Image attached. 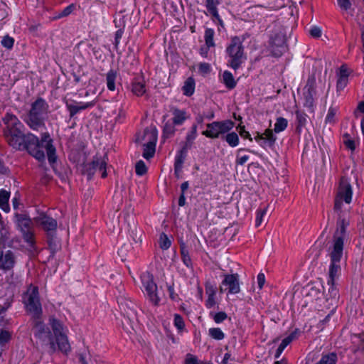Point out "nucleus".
<instances>
[{"label":"nucleus","mask_w":364,"mask_h":364,"mask_svg":"<svg viewBox=\"0 0 364 364\" xmlns=\"http://www.w3.org/2000/svg\"><path fill=\"white\" fill-rule=\"evenodd\" d=\"M196 132H197V126L196 124H193L191 129V132L190 134H188L186 136V139L188 141L191 142L195 139L196 137Z\"/></svg>","instance_id":"55"},{"label":"nucleus","mask_w":364,"mask_h":364,"mask_svg":"<svg viewBox=\"0 0 364 364\" xmlns=\"http://www.w3.org/2000/svg\"><path fill=\"white\" fill-rule=\"evenodd\" d=\"M222 139H225L231 147L237 146L240 141L238 135L234 132L228 133L225 136H222Z\"/></svg>","instance_id":"26"},{"label":"nucleus","mask_w":364,"mask_h":364,"mask_svg":"<svg viewBox=\"0 0 364 364\" xmlns=\"http://www.w3.org/2000/svg\"><path fill=\"white\" fill-rule=\"evenodd\" d=\"M207 129L202 132V134L210 139H218L223 136L234 127V122L227 119L209 123L206 125Z\"/></svg>","instance_id":"10"},{"label":"nucleus","mask_w":364,"mask_h":364,"mask_svg":"<svg viewBox=\"0 0 364 364\" xmlns=\"http://www.w3.org/2000/svg\"><path fill=\"white\" fill-rule=\"evenodd\" d=\"M215 304V296H208V299L206 301V306L208 308H212Z\"/></svg>","instance_id":"61"},{"label":"nucleus","mask_w":364,"mask_h":364,"mask_svg":"<svg viewBox=\"0 0 364 364\" xmlns=\"http://www.w3.org/2000/svg\"><path fill=\"white\" fill-rule=\"evenodd\" d=\"M344 144L350 150L355 149V142L353 140L348 139L344 140Z\"/></svg>","instance_id":"64"},{"label":"nucleus","mask_w":364,"mask_h":364,"mask_svg":"<svg viewBox=\"0 0 364 364\" xmlns=\"http://www.w3.org/2000/svg\"><path fill=\"white\" fill-rule=\"evenodd\" d=\"M205 291L208 296H215L216 293L215 288L211 285H207Z\"/></svg>","instance_id":"60"},{"label":"nucleus","mask_w":364,"mask_h":364,"mask_svg":"<svg viewBox=\"0 0 364 364\" xmlns=\"http://www.w3.org/2000/svg\"><path fill=\"white\" fill-rule=\"evenodd\" d=\"M34 221L48 232H54L57 229L58 223L56 220L44 213H41L35 218Z\"/></svg>","instance_id":"15"},{"label":"nucleus","mask_w":364,"mask_h":364,"mask_svg":"<svg viewBox=\"0 0 364 364\" xmlns=\"http://www.w3.org/2000/svg\"><path fill=\"white\" fill-rule=\"evenodd\" d=\"M228 316L225 312L220 311L216 313L214 316V321L215 323H219L223 322L224 320L227 318Z\"/></svg>","instance_id":"51"},{"label":"nucleus","mask_w":364,"mask_h":364,"mask_svg":"<svg viewBox=\"0 0 364 364\" xmlns=\"http://www.w3.org/2000/svg\"><path fill=\"white\" fill-rule=\"evenodd\" d=\"M171 240L168 239L167 235L164 233H161L159 238V246L162 250H167L171 246Z\"/></svg>","instance_id":"39"},{"label":"nucleus","mask_w":364,"mask_h":364,"mask_svg":"<svg viewBox=\"0 0 364 364\" xmlns=\"http://www.w3.org/2000/svg\"><path fill=\"white\" fill-rule=\"evenodd\" d=\"M73 8H74V6L73 4L67 6L66 8H65L63 9V11H62L60 16H66L69 15L73 11Z\"/></svg>","instance_id":"59"},{"label":"nucleus","mask_w":364,"mask_h":364,"mask_svg":"<svg viewBox=\"0 0 364 364\" xmlns=\"http://www.w3.org/2000/svg\"><path fill=\"white\" fill-rule=\"evenodd\" d=\"M181 253L182 257V260L186 267H190L191 265V259L189 256V253L188 250L186 248L184 244H182L181 246Z\"/></svg>","instance_id":"36"},{"label":"nucleus","mask_w":364,"mask_h":364,"mask_svg":"<svg viewBox=\"0 0 364 364\" xmlns=\"http://www.w3.org/2000/svg\"><path fill=\"white\" fill-rule=\"evenodd\" d=\"M6 125L4 136L9 144L16 150L21 151L23 141L26 138L24 126L13 114L7 113L3 118Z\"/></svg>","instance_id":"3"},{"label":"nucleus","mask_w":364,"mask_h":364,"mask_svg":"<svg viewBox=\"0 0 364 364\" xmlns=\"http://www.w3.org/2000/svg\"><path fill=\"white\" fill-rule=\"evenodd\" d=\"M267 208H268V205L267 207L264 208L263 209H259L257 210L256 221H255L256 226H259L261 225V223L263 220V217L267 213Z\"/></svg>","instance_id":"47"},{"label":"nucleus","mask_w":364,"mask_h":364,"mask_svg":"<svg viewBox=\"0 0 364 364\" xmlns=\"http://www.w3.org/2000/svg\"><path fill=\"white\" fill-rule=\"evenodd\" d=\"M286 31L281 26H275L269 41V46L273 56L279 57L286 50Z\"/></svg>","instance_id":"8"},{"label":"nucleus","mask_w":364,"mask_h":364,"mask_svg":"<svg viewBox=\"0 0 364 364\" xmlns=\"http://www.w3.org/2000/svg\"><path fill=\"white\" fill-rule=\"evenodd\" d=\"M296 121L298 123L297 129L304 127L306 123L307 116L306 114L301 112L299 111L296 112Z\"/></svg>","instance_id":"41"},{"label":"nucleus","mask_w":364,"mask_h":364,"mask_svg":"<svg viewBox=\"0 0 364 364\" xmlns=\"http://www.w3.org/2000/svg\"><path fill=\"white\" fill-rule=\"evenodd\" d=\"M135 171L136 173L139 176H143L146 173L147 168L145 163L143 161L140 160L136 164Z\"/></svg>","instance_id":"42"},{"label":"nucleus","mask_w":364,"mask_h":364,"mask_svg":"<svg viewBox=\"0 0 364 364\" xmlns=\"http://www.w3.org/2000/svg\"><path fill=\"white\" fill-rule=\"evenodd\" d=\"M11 338V333L1 329L0 330V344L4 345L8 343Z\"/></svg>","instance_id":"45"},{"label":"nucleus","mask_w":364,"mask_h":364,"mask_svg":"<svg viewBox=\"0 0 364 364\" xmlns=\"http://www.w3.org/2000/svg\"><path fill=\"white\" fill-rule=\"evenodd\" d=\"M220 4L219 0H206L205 6L208 11L215 18H219L217 6Z\"/></svg>","instance_id":"23"},{"label":"nucleus","mask_w":364,"mask_h":364,"mask_svg":"<svg viewBox=\"0 0 364 364\" xmlns=\"http://www.w3.org/2000/svg\"><path fill=\"white\" fill-rule=\"evenodd\" d=\"M309 33L312 37L318 38L321 36V30L318 26H314L310 29Z\"/></svg>","instance_id":"53"},{"label":"nucleus","mask_w":364,"mask_h":364,"mask_svg":"<svg viewBox=\"0 0 364 364\" xmlns=\"http://www.w3.org/2000/svg\"><path fill=\"white\" fill-rule=\"evenodd\" d=\"M136 321L132 322L131 321H126L125 318L124 317V319L122 321V327L124 329V331L129 334H132L134 332V323Z\"/></svg>","instance_id":"43"},{"label":"nucleus","mask_w":364,"mask_h":364,"mask_svg":"<svg viewBox=\"0 0 364 364\" xmlns=\"http://www.w3.org/2000/svg\"><path fill=\"white\" fill-rule=\"evenodd\" d=\"M209 335L215 340H222L225 335L219 328H211L209 329Z\"/></svg>","instance_id":"38"},{"label":"nucleus","mask_w":364,"mask_h":364,"mask_svg":"<svg viewBox=\"0 0 364 364\" xmlns=\"http://www.w3.org/2000/svg\"><path fill=\"white\" fill-rule=\"evenodd\" d=\"M214 31L211 28H207L205 31V45L208 48L213 47L215 46L213 41Z\"/></svg>","instance_id":"35"},{"label":"nucleus","mask_w":364,"mask_h":364,"mask_svg":"<svg viewBox=\"0 0 364 364\" xmlns=\"http://www.w3.org/2000/svg\"><path fill=\"white\" fill-rule=\"evenodd\" d=\"M31 320L34 336L41 341L43 346H49L50 353H54L57 348L50 329L46 326L41 321V318H32Z\"/></svg>","instance_id":"7"},{"label":"nucleus","mask_w":364,"mask_h":364,"mask_svg":"<svg viewBox=\"0 0 364 364\" xmlns=\"http://www.w3.org/2000/svg\"><path fill=\"white\" fill-rule=\"evenodd\" d=\"M6 280L10 284H15L18 280V274H15L14 272H11L9 275L6 276Z\"/></svg>","instance_id":"52"},{"label":"nucleus","mask_w":364,"mask_h":364,"mask_svg":"<svg viewBox=\"0 0 364 364\" xmlns=\"http://www.w3.org/2000/svg\"><path fill=\"white\" fill-rule=\"evenodd\" d=\"M16 264V256L10 250L0 251V269L4 271H10Z\"/></svg>","instance_id":"14"},{"label":"nucleus","mask_w":364,"mask_h":364,"mask_svg":"<svg viewBox=\"0 0 364 364\" xmlns=\"http://www.w3.org/2000/svg\"><path fill=\"white\" fill-rule=\"evenodd\" d=\"M66 107L69 112L70 117L73 118L76 114L78 112L87 109L88 108L92 107L95 105L94 102H69L67 101L65 102Z\"/></svg>","instance_id":"17"},{"label":"nucleus","mask_w":364,"mask_h":364,"mask_svg":"<svg viewBox=\"0 0 364 364\" xmlns=\"http://www.w3.org/2000/svg\"><path fill=\"white\" fill-rule=\"evenodd\" d=\"M346 224L343 220L333 236V249L331 253V264L329 268L330 280L328 284L331 286V292L336 295V290L333 289L334 280L338 277V273L341 269L339 262L343 255V240L346 236Z\"/></svg>","instance_id":"2"},{"label":"nucleus","mask_w":364,"mask_h":364,"mask_svg":"<svg viewBox=\"0 0 364 364\" xmlns=\"http://www.w3.org/2000/svg\"><path fill=\"white\" fill-rule=\"evenodd\" d=\"M226 52L230 57L228 65L235 70L238 69L246 59L242 41L237 36L232 38L230 45L227 47Z\"/></svg>","instance_id":"6"},{"label":"nucleus","mask_w":364,"mask_h":364,"mask_svg":"<svg viewBox=\"0 0 364 364\" xmlns=\"http://www.w3.org/2000/svg\"><path fill=\"white\" fill-rule=\"evenodd\" d=\"M1 43L4 48L11 49L14 43V39L9 36H5L1 40Z\"/></svg>","instance_id":"46"},{"label":"nucleus","mask_w":364,"mask_h":364,"mask_svg":"<svg viewBox=\"0 0 364 364\" xmlns=\"http://www.w3.org/2000/svg\"><path fill=\"white\" fill-rule=\"evenodd\" d=\"M239 128H240L239 133L242 137L248 139L250 141H252V138L251 137L250 133L245 130L244 126H240Z\"/></svg>","instance_id":"56"},{"label":"nucleus","mask_w":364,"mask_h":364,"mask_svg":"<svg viewBox=\"0 0 364 364\" xmlns=\"http://www.w3.org/2000/svg\"><path fill=\"white\" fill-rule=\"evenodd\" d=\"M117 77V73L113 70H109L107 74V88L113 91L115 90V80Z\"/></svg>","instance_id":"30"},{"label":"nucleus","mask_w":364,"mask_h":364,"mask_svg":"<svg viewBox=\"0 0 364 364\" xmlns=\"http://www.w3.org/2000/svg\"><path fill=\"white\" fill-rule=\"evenodd\" d=\"M338 111L336 107L331 106L328 110L327 115L326 117V123L334 124L336 122V115Z\"/></svg>","instance_id":"33"},{"label":"nucleus","mask_w":364,"mask_h":364,"mask_svg":"<svg viewBox=\"0 0 364 364\" xmlns=\"http://www.w3.org/2000/svg\"><path fill=\"white\" fill-rule=\"evenodd\" d=\"M141 279L148 299L155 306L158 305L160 299L157 295V286L154 282L153 275L146 272L141 276Z\"/></svg>","instance_id":"11"},{"label":"nucleus","mask_w":364,"mask_h":364,"mask_svg":"<svg viewBox=\"0 0 364 364\" xmlns=\"http://www.w3.org/2000/svg\"><path fill=\"white\" fill-rule=\"evenodd\" d=\"M336 354L332 353L322 357L318 364H335L336 361Z\"/></svg>","instance_id":"40"},{"label":"nucleus","mask_w":364,"mask_h":364,"mask_svg":"<svg viewBox=\"0 0 364 364\" xmlns=\"http://www.w3.org/2000/svg\"><path fill=\"white\" fill-rule=\"evenodd\" d=\"M222 80L228 89H233L236 86V81L235 80L232 74L228 70L223 72Z\"/></svg>","instance_id":"22"},{"label":"nucleus","mask_w":364,"mask_h":364,"mask_svg":"<svg viewBox=\"0 0 364 364\" xmlns=\"http://www.w3.org/2000/svg\"><path fill=\"white\" fill-rule=\"evenodd\" d=\"M132 90L137 96H141L146 92L145 84L143 81H134L132 83Z\"/></svg>","instance_id":"28"},{"label":"nucleus","mask_w":364,"mask_h":364,"mask_svg":"<svg viewBox=\"0 0 364 364\" xmlns=\"http://www.w3.org/2000/svg\"><path fill=\"white\" fill-rule=\"evenodd\" d=\"M55 341L59 350L64 353H67L70 350V346L65 333L56 336Z\"/></svg>","instance_id":"20"},{"label":"nucleus","mask_w":364,"mask_h":364,"mask_svg":"<svg viewBox=\"0 0 364 364\" xmlns=\"http://www.w3.org/2000/svg\"><path fill=\"white\" fill-rule=\"evenodd\" d=\"M173 123L175 125H180L183 124V122L186 120V112L183 110H180L178 109H175L173 112Z\"/></svg>","instance_id":"27"},{"label":"nucleus","mask_w":364,"mask_h":364,"mask_svg":"<svg viewBox=\"0 0 364 364\" xmlns=\"http://www.w3.org/2000/svg\"><path fill=\"white\" fill-rule=\"evenodd\" d=\"M174 325L180 331L185 327L184 321L179 314H175L174 316Z\"/></svg>","instance_id":"50"},{"label":"nucleus","mask_w":364,"mask_h":364,"mask_svg":"<svg viewBox=\"0 0 364 364\" xmlns=\"http://www.w3.org/2000/svg\"><path fill=\"white\" fill-rule=\"evenodd\" d=\"M198 70L200 73H208L210 70V65L207 63H203L199 65Z\"/></svg>","instance_id":"57"},{"label":"nucleus","mask_w":364,"mask_h":364,"mask_svg":"<svg viewBox=\"0 0 364 364\" xmlns=\"http://www.w3.org/2000/svg\"><path fill=\"white\" fill-rule=\"evenodd\" d=\"M185 156H183V150L181 151L179 155L176 157L174 167L176 168V171L182 169L183 164L184 162Z\"/></svg>","instance_id":"49"},{"label":"nucleus","mask_w":364,"mask_h":364,"mask_svg":"<svg viewBox=\"0 0 364 364\" xmlns=\"http://www.w3.org/2000/svg\"><path fill=\"white\" fill-rule=\"evenodd\" d=\"M106 161L101 158L95 157L92 162L84 165L82 173L87 176V178L91 179L92 176L97 171L102 172V177L107 176Z\"/></svg>","instance_id":"13"},{"label":"nucleus","mask_w":364,"mask_h":364,"mask_svg":"<svg viewBox=\"0 0 364 364\" xmlns=\"http://www.w3.org/2000/svg\"><path fill=\"white\" fill-rule=\"evenodd\" d=\"M299 331L296 329L295 331H294L293 332H291L287 337H286L287 338L288 341H290V343L291 341H293L294 340H295L297 337H298V335H299Z\"/></svg>","instance_id":"63"},{"label":"nucleus","mask_w":364,"mask_h":364,"mask_svg":"<svg viewBox=\"0 0 364 364\" xmlns=\"http://www.w3.org/2000/svg\"><path fill=\"white\" fill-rule=\"evenodd\" d=\"M348 76V72L347 68L346 65H342L340 68V77H345V79H347Z\"/></svg>","instance_id":"62"},{"label":"nucleus","mask_w":364,"mask_h":364,"mask_svg":"<svg viewBox=\"0 0 364 364\" xmlns=\"http://www.w3.org/2000/svg\"><path fill=\"white\" fill-rule=\"evenodd\" d=\"M352 198L351 186L345 178H342L340 183L338 194L335 199L334 209L338 210L341 208L342 202L344 200L346 203H350Z\"/></svg>","instance_id":"12"},{"label":"nucleus","mask_w":364,"mask_h":364,"mask_svg":"<svg viewBox=\"0 0 364 364\" xmlns=\"http://www.w3.org/2000/svg\"><path fill=\"white\" fill-rule=\"evenodd\" d=\"M262 135L265 139L264 142L268 143L269 146H272L274 144L276 137L274 136L272 130L267 129Z\"/></svg>","instance_id":"37"},{"label":"nucleus","mask_w":364,"mask_h":364,"mask_svg":"<svg viewBox=\"0 0 364 364\" xmlns=\"http://www.w3.org/2000/svg\"><path fill=\"white\" fill-rule=\"evenodd\" d=\"M257 284H258L259 289H261L263 287L264 282H265L264 274L263 273H259L257 275Z\"/></svg>","instance_id":"58"},{"label":"nucleus","mask_w":364,"mask_h":364,"mask_svg":"<svg viewBox=\"0 0 364 364\" xmlns=\"http://www.w3.org/2000/svg\"><path fill=\"white\" fill-rule=\"evenodd\" d=\"M50 321L55 336L65 333L63 325L59 321L55 318H51Z\"/></svg>","instance_id":"31"},{"label":"nucleus","mask_w":364,"mask_h":364,"mask_svg":"<svg viewBox=\"0 0 364 364\" xmlns=\"http://www.w3.org/2000/svg\"><path fill=\"white\" fill-rule=\"evenodd\" d=\"M138 141H145V144H149V142L156 144L157 141V130L155 127H147L144 129L141 138H137Z\"/></svg>","instance_id":"19"},{"label":"nucleus","mask_w":364,"mask_h":364,"mask_svg":"<svg viewBox=\"0 0 364 364\" xmlns=\"http://www.w3.org/2000/svg\"><path fill=\"white\" fill-rule=\"evenodd\" d=\"M222 284L228 287L230 294H237L240 291L238 275L237 274H225Z\"/></svg>","instance_id":"18"},{"label":"nucleus","mask_w":364,"mask_h":364,"mask_svg":"<svg viewBox=\"0 0 364 364\" xmlns=\"http://www.w3.org/2000/svg\"><path fill=\"white\" fill-rule=\"evenodd\" d=\"M120 309L123 316L125 318L126 321H136L137 315L136 312V305L131 301L124 300L120 302Z\"/></svg>","instance_id":"16"},{"label":"nucleus","mask_w":364,"mask_h":364,"mask_svg":"<svg viewBox=\"0 0 364 364\" xmlns=\"http://www.w3.org/2000/svg\"><path fill=\"white\" fill-rule=\"evenodd\" d=\"M287 120L283 117H279L277 119V122L274 124V131L276 133L284 131L287 127Z\"/></svg>","instance_id":"34"},{"label":"nucleus","mask_w":364,"mask_h":364,"mask_svg":"<svg viewBox=\"0 0 364 364\" xmlns=\"http://www.w3.org/2000/svg\"><path fill=\"white\" fill-rule=\"evenodd\" d=\"M247 151L249 152H251V153H253V154H255V152L254 151H252V150H250V149H239L237 150V158H236V164L237 165H240V166H242L244 165L247 161V160L249 159V156L247 155H243V156H241L240 154L242 151Z\"/></svg>","instance_id":"32"},{"label":"nucleus","mask_w":364,"mask_h":364,"mask_svg":"<svg viewBox=\"0 0 364 364\" xmlns=\"http://www.w3.org/2000/svg\"><path fill=\"white\" fill-rule=\"evenodd\" d=\"M15 222L18 230L21 232L24 241L30 245L34 243V224L26 214L16 213Z\"/></svg>","instance_id":"9"},{"label":"nucleus","mask_w":364,"mask_h":364,"mask_svg":"<svg viewBox=\"0 0 364 364\" xmlns=\"http://www.w3.org/2000/svg\"><path fill=\"white\" fill-rule=\"evenodd\" d=\"M185 364H200V363L196 356L188 354L185 359Z\"/></svg>","instance_id":"54"},{"label":"nucleus","mask_w":364,"mask_h":364,"mask_svg":"<svg viewBox=\"0 0 364 364\" xmlns=\"http://www.w3.org/2000/svg\"><path fill=\"white\" fill-rule=\"evenodd\" d=\"M183 94L186 96H191L195 90V81L192 77H188L184 82L182 87Z\"/></svg>","instance_id":"24"},{"label":"nucleus","mask_w":364,"mask_h":364,"mask_svg":"<svg viewBox=\"0 0 364 364\" xmlns=\"http://www.w3.org/2000/svg\"><path fill=\"white\" fill-rule=\"evenodd\" d=\"M22 301L26 312L31 316V318L42 317L43 309L38 287L30 284L22 296Z\"/></svg>","instance_id":"5"},{"label":"nucleus","mask_w":364,"mask_h":364,"mask_svg":"<svg viewBox=\"0 0 364 364\" xmlns=\"http://www.w3.org/2000/svg\"><path fill=\"white\" fill-rule=\"evenodd\" d=\"M48 105L43 98H38L31 104L26 122L32 129L36 130L44 127L47 118Z\"/></svg>","instance_id":"4"},{"label":"nucleus","mask_w":364,"mask_h":364,"mask_svg":"<svg viewBox=\"0 0 364 364\" xmlns=\"http://www.w3.org/2000/svg\"><path fill=\"white\" fill-rule=\"evenodd\" d=\"M337 3L341 11H348L352 9L350 0H337Z\"/></svg>","instance_id":"44"},{"label":"nucleus","mask_w":364,"mask_h":364,"mask_svg":"<svg viewBox=\"0 0 364 364\" xmlns=\"http://www.w3.org/2000/svg\"><path fill=\"white\" fill-rule=\"evenodd\" d=\"M10 197V193L5 191H0V208L4 210L8 211L9 210V199Z\"/></svg>","instance_id":"25"},{"label":"nucleus","mask_w":364,"mask_h":364,"mask_svg":"<svg viewBox=\"0 0 364 364\" xmlns=\"http://www.w3.org/2000/svg\"><path fill=\"white\" fill-rule=\"evenodd\" d=\"M315 90L313 85H308L307 92L304 93L305 102L304 105L309 109H312L314 105V95Z\"/></svg>","instance_id":"21"},{"label":"nucleus","mask_w":364,"mask_h":364,"mask_svg":"<svg viewBox=\"0 0 364 364\" xmlns=\"http://www.w3.org/2000/svg\"><path fill=\"white\" fill-rule=\"evenodd\" d=\"M0 235H1V237H0V245H3V247H4L6 243L9 240V232H8V230L6 229L2 228L0 230Z\"/></svg>","instance_id":"48"},{"label":"nucleus","mask_w":364,"mask_h":364,"mask_svg":"<svg viewBox=\"0 0 364 364\" xmlns=\"http://www.w3.org/2000/svg\"><path fill=\"white\" fill-rule=\"evenodd\" d=\"M143 157L146 159L152 158L155 154L156 144L149 142V144L143 145Z\"/></svg>","instance_id":"29"},{"label":"nucleus","mask_w":364,"mask_h":364,"mask_svg":"<svg viewBox=\"0 0 364 364\" xmlns=\"http://www.w3.org/2000/svg\"><path fill=\"white\" fill-rule=\"evenodd\" d=\"M22 150H26L30 155L38 161L45 159V151H46L48 160L50 164L56 161L55 148L53 145V139L48 133H43L41 140L31 133L26 134V138L23 143Z\"/></svg>","instance_id":"1"}]
</instances>
